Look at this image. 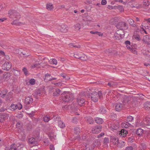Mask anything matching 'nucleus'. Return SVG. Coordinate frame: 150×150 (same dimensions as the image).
Listing matches in <instances>:
<instances>
[{
	"instance_id": "052dcab7",
	"label": "nucleus",
	"mask_w": 150,
	"mask_h": 150,
	"mask_svg": "<svg viewBox=\"0 0 150 150\" xmlns=\"http://www.w3.org/2000/svg\"><path fill=\"white\" fill-rule=\"evenodd\" d=\"M117 9H118L120 11V12L123 11H124V9L123 7L121 6H118Z\"/></svg>"
},
{
	"instance_id": "412c9836",
	"label": "nucleus",
	"mask_w": 150,
	"mask_h": 150,
	"mask_svg": "<svg viewBox=\"0 0 150 150\" xmlns=\"http://www.w3.org/2000/svg\"><path fill=\"white\" fill-rule=\"evenodd\" d=\"M11 74L9 72H6L3 74V78L4 79H9L10 78Z\"/></svg>"
},
{
	"instance_id": "bf43d9fd",
	"label": "nucleus",
	"mask_w": 150,
	"mask_h": 150,
	"mask_svg": "<svg viewBox=\"0 0 150 150\" xmlns=\"http://www.w3.org/2000/svg\"><path fill=\"white\" fill-rule=\"evenodd\" d=\"M127 21L129 22V24L131 25H133V24L134 23V20L131 18H129V19L127 20Z\"/></svg>"
},
{
	"instance_id": "f257e3e1",
	"label": "nucleus",
	"mask_w": 150,
	"mask_h": 150,
	"mask_svg": "<svg viewBox=\"0 0 150 150\" xmlns=\"http://www.w3.org/2000/svg\"><path fill=\"white\" fill-rule=\"evenodd\" d=\"M61 98L65 102H68L71 101L73 99V95L72 93L67 92H64L61 96Z\"/></svg>"
},
{
	"instance_id": "338daca9",
	"label": "nucleus",
	"mask_w": 150,
	"mask_h": 150,
	"mask_svg": "<svg viewBox=\"0 0 150 150\" xmlns=\"http://www.w3.org/2000/svg\"><path fill=\"white\" fill-rule=\"evenodd\" d=\"M54 89L52 86H51L50 87L49 91L50 92H54Z\"/></svg>"
},
{
	"instance_id": "20e7f679",
	"label": "nucleus",
	"mask_w": 150,
	"mask_h": 150,
	"mask_svg": "<svg viewBox=\"0 0 150 150\" xmlns=\"http://www.w3.org/2000/svg\"><path fill=\"white\" fill-rule=\"evenodd\" d=\"M11 67V64L7 62L2 65L1 67L2 69L6 71H8Z\"/></svg>"
},
{
	"instance_id": "603ef678",
	"label": "nucleus",
	"mask_w": 150,
	"mask_h": 150,
	"mask_svg": "<svg viewBox=\"0 0 150 150\" xmlns=\"http://www.w3.org/2000/svg\"><path fill=\"white\" fill-rule=\"evenodd\" d=\"M20 14L19 13L16 11V12L14 14L13 17H14L15 18H20Z\"/></svg>"
},
{
	"instance_id": "cd10ccee",
	"label": "nucleus",
	"mask_w": 150,
	"mask_h": 150,
	"mask_svg": "<svg viewBox=\"0 0 150 150\" xmlns=\"http://www.w3.org/2000/svg\"><path fill=\"white\" fill-rule=\"evenodd\" d=\"M11 24L12 25H22L23 23L21 22H19L18 20H15L13 21Z\"/></svg>"
},
{
	"instance_id": "7c9ffc66",
	"label": "nucleus",
	"mask_w": 150,
	"mask_h": 150,
	"mask_svg": "<svg viewBox=\"0 0 150 150\" xmlns=\"http://www.w3.org/2000/svg\"><path fill=\"white\" fill-rule=\"evenodd\" d=\"M82 53L80 52H77L74 54L75 58L79 59L81 56L82 55Z\"/></svg>"
},
{
	"instance_id": "c85d7f7f",
	"label": "nucleus",
	"mask_w": 150,
	"mask_h": 150,
	"mask_svg": "<svg viewBox=\"0 0 150 150\" xmlns=\"http://www.w3.org/2000/svg\"><path fill=\"white\" fill-rule=\"evenodd\" d=\"M144 107L146 110L150 109V102H147L144 104Z\"/></svg>"
},
{
	"instance_id": "49530a36",
	"label": "nucleus",
	"mask_w": 150,
	"mask_h": 150,
	"mask_svg": "<svg viewBox=\"0 0 150 150\" xmlns=\"http://www.w3.org/2000/svg\"><path fill=\"white\" fill-rule=\"evenodd\" d=\"M98 95L100 99H102L103 98V94L101 91H99L98 93Z\"/></svg>"
},
{
	"instance_id": "5701e85b",
	"label": "nucleus",
	"mask_w": 150,
	"mask_h": 150,
	"mask_svg": "<svg viewBox=\"0 0 150 150\" xmlns=\"http://www.w3.org/2000/svg\"><path fill=\"white\" fill-rule=\"evenodd\" d=\"M46 8L48 10H51L53 9L54 6L52 4L50 3H47L46 4Z\"/></svg>"
},
{
	"instance_id": "f3484780",
	"label": "nucleus",
	"mask_w": 150,
	"mask_h": 150,
	"mask_svg": "<svg viewBox=\"0 0 150 150\" xmlns=\"http://www.w3.org/2000/svg\"><path fill=\"white\" fill-rule=\"evenodd\" d=\"M22 49H21V50H19V52H18L23 57H26L28 56L29 54L28 53L26 52L24 50L22 51Z\"/></svg>"
},
{
	"instance_id": "a878e982",
	"label": "nucleus",
	"mask_w": 150,
	"mask_h": 150,
	"mask_svg": "<svg viewBox=\"0 0 150 150\" xmlns=\"http://www.w3.org/2000/svg\"><path fill=\"white\" fill-rule=\"evenodd\" d=\"M118 83L115 82L110 81L108 83L107 85L110 87H113L117 85Z\"/></svg>"
},
{
	"instance_id": "72a5a7b5",
	"label": "nucleus",
	"mask_w": 150,
	"mask_h": 150,
	"mask_svg": "<svg viewBox=\"0 0 150 150\" xmlns=\"http://www.w3.org/2000/svg\"><path fill=\"white\" fill-rule=\"evenodd\" d=\"M104 51L106 54L108 56L111 55L112 53V50L110 49H108L107 50H105Z\"/></svg>"
},
{
	"instance_id": "b1692460",
	"label": "nucleus",
	"mask_w": 150,
	"mask_h": 150,
	"mask_svg": "<svg viewBox=\"0 0 150 150\" xmlns=\"http://www.w3.org/2000/svg\"><path fill=\"white\" fill-rule=\"evenodd\" d=\"M51 75L50 74H47L45 75V78L44 80L45 81H51Z\"/></svg>"
},
{
	"instance_id": "a18cd8bd",
	"label": "nucleus",
	"mask_w": 150,
	"mask_h": 150,
	"mask_svg": "<svg viewBox=\"0 0 150 150\" xmlns=\"http://www.w3.org/2000/svg\"><path fill=\"white\" fill-rule=\"evenodd\" d=\"M23 71L24 72V74L25 76H28L29 75L28 71L27 70V69L25 67L23 68Z\"/></svg>"
},
{
	"instance_id": "f8f14e48",
	"label": "nucleus",
	"mask_w": 150,
	"mask_h": 150,
	"mask_svg": "<svg viewBox=\"0 0 150 150\" xmlns=\"http://www.w3.org/2000/svg\"><path fill=\"white\" fill-rule=\"evenodd\" d=\"M131 100V98L127 96H125L123 98L122 101L123 105H125L129 103Z\"/></svg>"
},
{
	"instance_id": "0eeeda50",
	"label": "nucleus",
	"mask_w": 150,
	"mask_h": 150,
	"mask_svg": "<svg viewBox=\"0 0 150 150\" xmlns=\"http://www.w3.org/2000/svg\"><path fill=\"white\" fill-rule=\"evenodd\" d=\"M77 100L78 104L80 106H82L84 105L85 103V100L81 97H79L77 98Z\"/></svg>"
},
{
	"instance_id": "393cba45",
	"label": "nucleus",
	"mask_w": 150,
	"mask_h": 150,
	"mask_svg": "<svg viewBox=\"0 0 150 150\" xmlns=\"http://www.w3.org/2000/svg\"><path fill=\"white\" fill-rule=\"evenodd\" d=\"M58 126L61 128H63L65 127V124L61 120L58 121Z\"/></svg>"
},
{
	"instance_id": "4c0bfd02",
	"label": "nucleus",
	"mask_w": 150,
	"mask_h": 150,
	"mask_svg": "<svg viewBox=\"0 0 150 150\" xmlns=\"http://www.w3.org/2000/svg\"><path fill=\"white\" fill-rule=\"evenodd\" d=\"M43 119L45 122H47L50 120V116L46 115L43 117Z\"/></svg>"
},
{
	"instance_id": "dca6fc26",
	"label": "nucleus",
	"mask_w": 150,
	"mask_h": 150,
	"mask_svg": "<svg viewBox=\"0 0 150 150\" xmlns=\"http://www.w3.org/2000/svg\"><path fill=\"white\" fill-rule=\"evenodd\" d=\"M123 107V104L120 103H117L115 106V109L117 111H119L121 110Z\"/></svg>"
},
{
	"instance_id": "864d4df0",
	"label": "nucleus",
	"mask_w": 150,
	"mask_h": 150,
	"mask_svg": "<svg viewBox=\"0 0 150 150\" xmlns=\"http://www.w3.org/2000/svg\"><path fill=\"white\" fill-rule=\"evenodd\" d=\"M144 123L148 125H150V119H148L144 121Z\"/></svg>"
},
{
	"instance_id": "4468645a",
	"label": "nucleus",
	"mask_w": 150,
	"mask_h": 150,
	"mask_svg": "<svg viewBox=\"0 0 150 150\" xmlns=\"http://www.w3.org/2000/svg\"><path fill=\"white\" fill-rule=\"evenodd\" d=\"M8 91L7 89H5L2 91L0 90V97L2 98L5 97Z\"/></svg>"
},
{
	"instance_id": "3c124183",
	"label": "nucleus",
	"mask_w": 150,
	"mask_h": 150,
	"mask_svg": "<svg viewBox=\"0 0 150 150\" xmlns=\"http://www.w3.org/2000/svg\"><path fill=\"white\" fill-rule=\"evenodd\" d=\"M109 139L107 137L104 138L103 140V143L104 144L107 145L109 143Z\"/></svg>"
},
{
	"instance_id": "6ab92c4d",
	"label": "nucleus",
	"mask_w": 150,
	"mask_h": 150,
	"mask_svg": "<svg viewBox=\"0 0 150 150\" xmlns=\"http://www.w3.org/2000/svg\"><path fill=\"white\" fill-rule=\"evenodd\" d=\"M143 130L141 128L136 130L135 132L138 136H141L143 133Z\"/></svg>"
},
{
	"instance_id": "09e8293b",
	"label": "nucleus",
	"mask_w": 150,
	"mask_h": 150,
	"mask_svg": "<svg viewBox=\"0 0 150 150\" xmlns=\"http://www.w3.org/2000/svg\"><path fill=\"white\" fill-rule=\"evenodd\" d=\"M74 132L76 134H79L80 133V129L78 127H75L74 128Z\"/></svg>"
},
{
	"instance_id": "de8ad7c7",
	"label": "nucleus",
	"mask_w": 150,
	"mask_h": 150,
	"mask_svg": "<svg viewBox=\"0 0 150 150\" xmlns=\"http://www.w3.org/2000/svg\"><path fill=\"white\" fill-rule=\"evenodd\" d=\"M44 91V86H42V88L38 90V94H41V93H43Z\"/></svg>"
},
{
	"instance_id": "bb28decb",
	"label": "nucleus",
	"mask_w": 150,
	"mask_h": 150,
	"mask_svg": "<svg viewBox=\"0 0 150 150\" xmlns=\"http://www.w3.org/2000/svg\"><path fill=\"white\" fill-rule=\"evenodd\" d=\"M40 62V61H38V68H43L46 64V63L45 62Z\"/></svg>"
},
{
	"instance_id": "ea45409f",
	"label": "nucleus",
	"mask_w": 150,
	"mask_h": 150,
	"mask_svg": "<svg viewBox=\"0 0 150 150\" xmlns=\"http://www.w3.org/2000/svg\"><path fill=\"white\" fill-rule=\"evenodd\" d=\"M69 47H75L78 48H79L81 46L80 45H78V46H76L74 45L73 43H70L69 44Z\"/></svg>"
},
{
	"instance_id": "c9c22d12",
	"label": "nucleus",
	"mask_w": 150,
	"mask_h": 150,
	"mask_svg": "<svg viewBox=\"0 0 150 150\" xmlns=\"http://www.w3.org/2000/svg\"><path fill=\"white\" fill-rule=\"evenodd\" d=\"M130 124L128 123L127 122H126V123H122V127L126 128H128L130 126Z\"/></svg>"
},
{
	"instance_id": "2eb2a0df",
	"label": "nucleus",
	"mask_w": 150,
	"mask_h": 150,
	"mask_svg": "<svg viewBox=\"0 0 150 150\" xmlns=\"http://www.w3.org/2000/svg\"><path fill=\"white\" fill-rule=\"evenodd\" d=\"M128 133L127 131L125 129H122L121 131L119 132V135L122 137H124L126 136V135Z\"/></svg>"
},
{
	"instance_id": "f704fd0d",
	"label": "nucleus",
	"mask_w": 150,
	"mask_h": 150,
	"mask_svg": "<svg viewBox=\"0 0 150 150\" xmlns=\"http://www.w3.org/2000/svg\"><path fill=\"white\" fill-rule=\"evenodd\" d=\"M16 11L15 10H10L8 11V15H10L9 17L10 18H12L14 13H15Z\"/></svg>"
},
{
	"instance_id": "9b49d317",
	"label": "nucleus",
	"mask_w": 150,
	"mask_h": 150,
	"mask_svg": "<svg viewBox=\"0 0 150 150\" xmlns=\"http://www.w3.org/2000/svg\"><path fill=\"white\" fill-rule=\"evenodd\" d=\"M13 99L12 93L10 92L6 95V100L7 101H10L12 100Z\"/></svg>"
},
{
	"instance_id": "6e6552de",
	"label": "nucleus",
	"mask_w": 150,
	"mask_h": 150,
	"mask_svg": "<svg viewBox=\"0 0 150 150\" xmlns=\"http://www.w3.org/2000/svg\"><path fill=\"white\" fill-rule=\"evenodd\" d=\"M60 28H59L60 31L63 33H66L68 30V27L66 25L62 24L59 26Z\"/></svg>"
},
{
	"instance_id": "1a4fd4ad",
	"label": "nucleus",
	"mask_w": 150,
	"mask_h": 150,
	"mask_svg": "<svg viewBox=\"0 0 150 150\" xmlns=\"http://www.w3.org/2000/svg\"><path fill=\"white\" fill-rule=\"evenodd\" d=\"M37 140V138H35L32 137L29 139V142L30 144H33V146H36L38 144Z\"/></svg>"
},
{
	"instance_id": "a211bd4d",
	"label": "nucleus",
	"mask_w": 150,
	"mask_h": 150,
	"mask_svg": "<svg viewBox=\"0 0 150 150\" xmlns=\"http://www.w3.org/2000/svg\"><path fill=\"white\" fill-rule=\"evenodd\" d=\"M61 93V91L58 88L55 89L53 93V96H59Z\"/></svg>"
},
{
	"instance_id": "473e14b6",
	"label": "nucleus",
	"mask_w": 150,
	"mask_h": 150,
	"mask_svg": "<svg viewBox=\"0 0 150 150\" xmlns=\"http://www.w3.org/2000/svg\"><path fill=\"white\" fill-rule=\"evenodd\" d=\"M10 109L12 110H14L18 108V105L14 104H11L10 107Z\"/></svg>"
},
{
	"instance_id": "6e6d98bb",
	"label": "nucleus",
	"mask_w": 150,
	"mask_h": 150,
	"mask_svg": "<svg viewBox=\"0 0 150 150\" xmlns=\"http://www.w3.org/2000/svg\"><path fill=\"white\" fill-rule=\"evenodd\" d=\"M143 3L144 5H145L146 6H148L149 4V1L147 0H144Z\"/></svg>"
},
{
	"instance_id": "c03bdc74",
	"label": "nucleus",
	"mask_w": 150,
	"mask_h": 150,
	"mask_svg": "<svg viewBox=\"0 0 150 150\" xmlns=\"http://www.w3.org/2000/svg\"><path fill=\"white\" fill-rule=\"evenodd\" d=\"M133 37L138 41L140 40H141L140 36L138 34H134L133 36Z\"/></svg>"
},
{
	"instance_id": "a19ab883",
	"label": "nucleus",
	"mask_w": 150,
	"mask_h": 150,
	"mask_svg": "<svg viewBox=\"0 0 150 150\" xmlns=\"http://www.w3.org/2000/svg\"><path fill=\"white\" fill-rule=\"evenodd\" d=\"M82 54V55L80 57L79 59L83 61H86L87 59V57L83 53Z\"/></svg>"
},
{
	"instance_id": "0e129e2a",
	"label": "nucleus",
	"mask_w": 150,
	"mask_h": 150,
	"mask_svg": "<svg viewBox=\"0 0 150 150\" xmlns=\"http://www.w3.org/2000/svg\"><path fill=\"white\" fill-rule=\"evenodd\" d=\"M16 127L17 128L20 129L21 127V123L19 122L17 123V124H16Z\"/></svg>"
},
{
	"instance_id": "aec40b11",
	"label": "nucleus",
	"mask_w": 150,
	"mask_h": 150,
	"mask_svg": "<svg viewBox=\"0 0 150 150\" xmlns=\"http://www.w3.org/2000/svg\"><path fill=\"white\" fill-rule=\"evenodd\" d=\"M115 39L117 40H119L121 38V35L118 30L115 33Z\"/></svg>"
},
{
	"instance_id": "c756f323",
	"label": "nucleus",
	"mask_w": 150,
	"mask_h": 150,
	"mask_svg": "<svg viewBox=\"0 0 150 150\" xmlns=\"http://www.w3.org/2000/svg\"><path fill=\"white\" fill-rule=\"evenodd\" d=\"M95 120L96 122L98 124H102L103 122L102 118L98 117L95 118Z\"/></svg>"
},
{
	"instance_id": "2f4dec72",
	"label": "nucleus",
	"mask_w": 150,
	"mask_h": 150,
	"mask_svg": "<svg viewBox=\"0 0 150 150\" xmlns=\"http://www.w3.org/2000/svg\"><path fill=\"white\" fill-rule=\"evenodd\" d=\"M15 143L11 144L9 150H17V148L16 147H18V146H17V145L15 146Z\"/></svg>"
},
{
	"instance_id": "423d86ee",
	"label": "nucleus",
	"mask_w": 150,
	"mask_h": 150,
	"mask_svg": "<svg viewBox=\"0 0 150 150\" xmlns=\"http://www.w3.org/2000/svg\"><path fill=\"white\" fill-rule=\"evenodd\" d=\"M110 142L115 145L120 143V142H119L118 138L116 136H110Z\"/></svg>"
},
{
	"instance_id": "13d9d810",
	"label": "nucleus",
	"mask_w": 150,
	"mask_h": 150,
	"mask_svg": "<svg viewBox=\"0 0 150 150\" xmlns=\"http://www.w3.org/2000/svg\"><path fill=\"white\" fill-rule=\"evenodd\" d=\"M127 141L129 142L130 143H132L133 142V140L134 139V137H133L132 138L131 137H127Z\"/></svg>"
},
{
	"instance_id": "ddd939ff",
	"label": "nucleus",
	"mask_w": 150,
	"mask_h": 150,
	"mask_svg": "<svg viewBox=\"0 0 150 150\" xmlns=\"http://www.w3.org/2000/svg\"><path fill=\"white\" fill-rule=\"evenodd\" d=\"M33 101V99L29 97H28L25 98V104L27 105H29L31 104Z\"/></svg>"
},
{
	"instance_id": "79ce46f5",
	"label": "nucleus",
	"mask_w": 150,
	"mask_h": 150,
	"mask_svg": "<svg viewBox=\"0 0 150 150\" xmlns=\"http://www.w3.org/2000/svg\"><path fill=\"white\" fill-rule=\"evenodd\" d=\"M81 25L79 23H77L74 25V28L76 30H79L81 28Z\"/></svg>"
},
{
	"instance_id": "58836bf2",
	"label": "nucleus",
	"mask_w": 150,
	"mask_h": 150,
	"mask_svg": "<svg viewBox=\"0 0 150 150\" xmlns=\"http://www.w3.org/2000/svg\"><path fill=\"white\" fill-rule=\"evenodd\" d=\"M87 122L88 123L90 124H93L94 122V120L92 117H89L87 120Z\"/></svg>"
},
{
	"instance_id": "9d476101",
	"label": "nucleus",
	"mask_w": 150,
	"mask_h": 150,
	"mask_svg": "<svg viewBox=\"0 0 150 150\" xmlns=\"http://www.w3.org/2000/svg\"><path fill=\"white\" fill-rule=\"evenodd\" d=\"M142 40L143 42L146 43L148 45H150V37L148 35L144 36Z\"/></svg>"
},
{
	"instance_id": "8fccbe9b",
	"label": "nucleus",
	"mask_w": 150,
	"mask_h": 150,
	"mask_svg": "<svg viewBox=\"0 0 150 150\" xmlns=\"http://www.w3.org/2000/svg\"><path fill=\"white\" fill-rule=\"evenodd\" d=\"M127 119L128 122H131L133 120V118L132 116L129 115L127 117Z\"/></svg>"
},
{
	"instance_id": "f03ea898",
	"label": "nucleus",
	"mask_w": 150,
	"mask_h": 150,
	"mask_svg": "<svg viewBox=\"0 0 150 150\" xmlns=\"http://www.w3.org/2000/svg\"><path fill=\"white\" fill-rule=\"evenodd\" d=\"M116 26L117 28L122 30H126L128 28L127 24L122 21L118 23Z\"/></svg>"
},
{
	"instance_id": "5fc2aeb1",
	"label": "nucleus",
	"mask_w": 150,
	"mask_h": 150,
	"mask_svg": "<svg viewBox=\"0 0 150 150\" xmlns=\"http://www.w3.org/2000/svg\"><path fill=\"white\" fill-rule=\"evenodd\" d=\"M111 129L112 130H116L118 128V127L117 126L112 125L110 127Z\"/></svg>"
},
{
	"instance_id": "4d7b16f0",
	"label": "nucleus",
	"mask_w": 150,
	"mask_h": 150,
	"mask_svg": "<svg viewBox=\"0 0 150 150\" xmlns=\"http://www.w3.org/2000/svg\"><path fill=\"white\" fill-rule=\"evenodd\" d=\"M30 83L32 85H34L35 83V80L33 79H31L29 81Z\"/></svg>"
},
{
	"instance_id": "4be33fe9",
	"label": "nucleus",
	"mask_w": 150,
	"mask_h": 150,
	"mask_svg": "<svg viewBox=\"0 0 150 150\" xmlns=\"http://www.w3.org/2000/svg\"><path fill=\"white\" fill-rule=\"evenodd\" d=\"M99 111L101 114H105L107 112L106 108L105 107L101 106Z\"/></svg>"
},
{
	"instance_id": "37998d69",
	"label": "nucleus",
	"mask_w": 150,
	"mask_h": 150,
	"mask_svg": "<svg viewBox=\"0 0 150 150\" xmlns=\"http://www.w3.org/2000/svg\"><path fill=\"white\" fill-rule=\"evenodd\" d=\"M141 149L144 150L146 149V144L144 143H141L139 146Z\"/></svg>"
},
{
	"instance_id": "774afa93",
	"label": "nucleus",
	"mask_w": 150,
	"mask_h": 150,
	"mask_svg": "<svg viewBox=\"0 0 150 150\" xmlns=\"http://www.w3.org/2000/svg\"><path fill=\"white\" fill-rule=\"evenodd\" d=\"M133 148L132 146H128L126 148L125 150H132Z\"/></svg>"
},
{
	"instance_id": "69168bd1",
	"label": "nucleus",
	"mask_w": 150,
	"mask_h": 150,
	"mask_svg": "<svg viewBox=\"0 0 150 150\" xmlns=\"http://www.w3.org/2000/svg\"><path fill=\"white\" fill-rule=\"evenodd\" d=\"M96 34L98 35L99 36H102L103 35V33L100 32L96 31Z\"/></svg>"
},
{
	"instance_id": "e433bc0d",
	"label": "nucleus",
	"mask_w": 150,
	"mask_h": 150,
	"mask_svg": "<svg viewBox=\"0 0 150 150\" xmlns=\"http://www.w3.org/2000/svg\"><path fill=\"white\" fill-rule=\"evenodd\" d=\"M6 119V116L3 115H0V122H3Z\"/></svg>"
},
{
	"instance_id": "680f3d73",
	"label": "nucleus",
	"mask_w": 150,
	"mask_h": 150,
	"mask_svg": "<svg viewBox=\"0 0 150 150\" xmlns=\"http://www.w3.org/2000/svg\"><path fill=\"white\" fill-rule=\"evenodd\" d=\"M45 59V57H44V58L42 59V57L40 56H38V59L39 60L40 62H44L42 60H44Z\"/></svg>"
},
{
	"instance_id": "e2e57ef3",
	"label": "nucleus",
	"mask_w": 150,
	"mask_h": 150,
	"mask_svg": "<svg viewBox=\"0 0 150 150\" xmlns=\"http://www.w3.org/2000/svg\"><path fill=\"white\" fill-rule=\"evenodd\" d=\"M23 114L20 112V114H18L17 116V117L19 119L22 118L23 117Z\"/></svg>"
},
{
	"instance_id": "7ed1b4c3",
	"label": "nucleus",
	"mask_w": 150,
	"mask_h": 150,
	"mask_svg": "<svg viewBox=\"0 0 150 150\" xmlns=\"http://www.w3.org/2000/svg\"><path fill=\"white\" fill-rule=\"evenodd\" d=\"M91 97L93 101L95 102H97L98 99V93L96 91L93 92L91 94Z\"/></svg>"
},
{
	"instance_id": "39448f33",
	"label": "nucleus",
	"mask_w": 150,
	"mask_h": 150,
	"mask_svg": "<svg viewBox=\"0 0 150 150\" xmlns=\"http://www.w3.org/2000/svg\"><path fill=\"white\" fill-rule=\"evenodd\" d=\"M101 125H99L96 126L92 129V132L93 134L98 133L101 131Z\"/></svg>"
}]
</instances>
